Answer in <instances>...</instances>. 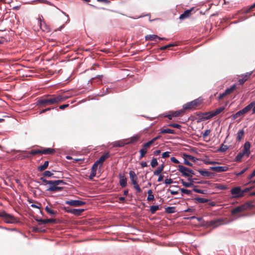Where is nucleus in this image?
Masks as SVG:
<instances>
[{"mask_svg":"<svg viewBox=\"0 0 255 255\" xmlns=\"http://www.w3.org/2000/svg\"><path fill=\"white\" fill-rule=\"evenodd\" d=\"M66 99L61 95L55 96L53 95H46L40 97L36 102V105L39 107H44L48 105L57 104Z\"/></svg>","mask_w":255,"mask_h":255,"instance_id":"f257e3e1","label":"nucleus"},{"mask_svg":"<svg viewBox=\"0 0 255 255\" xmlns=\"http://www.w3.org/2000/svg\"><path fill=\"white\" fill-rule=\"evenodd\" d=\"M178 170L182 173L183 176L185 177H192L193 175H195V173L193 170L182 165H179L178 166Z\"/></svg>","mask_w":255,"mask_h":255,"instance_id":"f03ea898","label":"nucleus"},{"mask_svg":"<svg viewBox=\"0 0 255 255\" xmlns=\"http://www.w3.org/2000/svg\"><path fill=\"white\" fill-rule=\"evenodd\" d=\"M0 217H1L4 222L7 224H13L16 222V219L13 216L5 211L0 212Z\"/></svg>","mask_w":255,"mask_h":255,"instance_id":"7ed1b4c3","label":"nucleus"},{"mask_svg":"<svg viewBox=\"0 0 255 255\" xmlns=\"http://www.w3.org/2000/svg\"><path fill=\"white\" fill-rule=\"evenodd\" d=\"M201 103V100L199 98L196 99L191 102H188L183 106L184 111L194 110L196 107L199 106Z\"/></svg>","mask_w":255,"mask_h":255,"instance_id":"20e7f679","label":"nucleus"},{"mask_svg":"<svg viewBox=\"0 0 255 255\" xmlns=\"http://www.w3.org/2000/svg\"><path fill=\"white\" fill-rule=\"evenodd\" d=\"M110 157V154L109 152H106L104 153L98 160H97L92 165V167L97 169L98 165L101 163V166L102 165V163L105 161V160L108 158Z\"/></svg>","mask_w":255,"mask_h":255,"instance_id":"39448f33","label":"nucleus"},{"mask_svg":"<svg viewBox=\"0 0 255 255\" xmlns=\"http://www.w3.org/2000/svg\"><path fill=\"white\" fill-rule=\"evenodd\" d=\"M255 108V101H252L248 105L246 106L241 111L242 112V114H245L248 112H249L252 109V114H255V111H254V108Z\"/></svg>","mask_w":255,"mask_h":255,"instance_id":"423d86ee","label":"nucleus"},{"mask_svg":"<svg viewBox=\"0 0 255 255\" xmlns=\"http://www.w3.org/2000/svg\"><path fill=\"white\" fill-rule=\"evenodd\" d=\"M231 193L234 198H240L243 196V192L240 187H236L232 189Z\"/></svg>","mask_w":255,"mask_h":255,"instance_id":"0eeeda50","label":"nucleus"},{"mask_svg":"<svg viewBox=\"0 0 255 255\" xmlns=\"http://www.w3.org/2000/svg\"><path fill=\"white\" fill-rule=\"evenodd\" d=\"M65 204L72 206L78 207L86 204V202L78 200H71L66 201Z\"/></svg>","mask_w":255,"mask_h":255,"instance_id":"6e6552de","label":"nucleus"},{"mask_svg":"<svg viewBox=\"0 0 255 255\" xmlns=\"http://www.w3.org/2000/svg\"><path fill=\"white\" fill-rule=\"evenodd\" d=\"M250 206V205L249 204H247L238 206L232 210L231 214L232 215H235L238 213H240L243 211L246 210L247 207Z\"/></svg>","mask_w":255,"mask_h":255,"instance_id":"1a4fd4ad","label":"nucleus"},{"mask_svg":"<svg viewBox=\"0 0 255 255\" xmlns=\"http://www.w3.org/2000/svg\"><path fill=\"white\" fill-rule=\"evenodd\" d=\"M54 181V180H51L52 184H49V188L47 189V191L56 192L61 191L63 189V187H59L58 185H55L53 183Z\"/></svg>","mask_w":255,"mask_h":255,"instance_id":"9d476101","label":"nucleus"},{"mask_svg":"<svg viewBox=\"0 0 255 255\" xmlns=\"http://www.w3.org/2000/svg\"><path fill=\"white\" fill-rule=\"evenodd\" d=\"M250 148H251L250 142L249 141H246L244 145L243 150L242 152L247 157H249L251 153Z\"/></svg>","mask_w":255,"mask_h":255,"instance_id":"9b49d317","label":"nucleus"},{"mask_svg":"<svg viewBox=\"0 0 255 255\" xmlns=\"http://www.w3.org/2000/svg\"><path fill=\"white\" fill-rule=\"evenodd\" d=\"M211 170H212L217 172H222L226 171L228 170L227 166H212L210 167Z\"/></svg>","mask_w":255,"mask_h":255,"instance_id":"f8f14e48","label":"nucleus"},{"mask_svg":"<svg viewBox=\"0 0 255 255\" xmlns=\"http://www.w3.org/2000/svg\"><path fill=\"white\" fill-rule=\"evenodd\" d=\"M193 10V8L192 7L190 9L185 10L184 12L180 15L179 19L180 20H184L188 18L191 15V12Z\"/></svg>","mask_w":255,"mask_h":255,"instance_id":"ddd939ff","label":"nucleus"},{"mask_svg":"<svg viewBox=\"0 0 255 255\" xmlns=\"http://www.w3.org/2000/svg\"><path fill=\"white\" fill-rule=\"evenodd\" d=\"M120 184L122 187L124 188L127 185V179L124 174H120Z\"/></svg>","mask_w":255,"mask_h":255,"instance_id":"4468645a","label":"nucleus"},{"mask_svg":"<svg viewBox=\"0 0 255 255\" xmlns=\"http://www.w3.org/2000/svg\"><path fill=\"white\" fill-rule=\"evenodd\" d=\"M84 211V209H70L67 210L68 213H71L76 216H79Z\"/></svg>","mask_w":255,"mask_h":255,"instance_id":"2eb2a0df","label":"nucleus"},{"mask_svg":"<svg viewBox=\"0 0 255 255\" xmlns=\"http://www.w3.org/2000/svg\"><path fill=\"white\" fill-rule=\"evenodd\" d=\"M253 72H247L245 74L242 76V78L239 79V83L240 85H243L248 79V78L251 75Z\"/></svg>","mask_w":255,"mask_h":255,"instance_id":"dca6fc26","label":"nucleus"},{"mask_svg":"<svg viewBox=\"0 0 255 255\" xmlns=\"http://www.w3.org/2000/svg\"><path fill=\"white\" fill-rule=\"evenodd\" d=\"M224 110V107H220L214 111H212L209 113L210 115L208 116V118H211L219 114L221 112Z\"/></svg>","mask_w":255,"mask_h":255,"instance_id":"f3484780","label":"nucleus"},{"mask_svg":"<svg viewBox=\"0 0 255 255\" xmlns=\"http://www.w3.org/2000/svg\"><path fill=\"white\" fill-rule=\"evenodd\" d=\"M128 139H125L121 140H119L117 141H115L113 142V145L114 147H123L126 144H128L127 141Z\"/></svg>","mask_w":255,"mask_h":255,"instance_id":"a211bd4d","label":"nucleus"},{"mask_svg":"<svg viewBox=\"0 0 255 255\" xmlns=\"http://www.w3.org/2000/svg\"><path fill=\"white\" fill-rule=\"evenodd\" d=\"M129 175L130 179L132 184H134V183L137 182L136 180H137V177L136 174L135 173V172L133 171L130 170L129 172Z\"/></svg>","mask_w":255,"mask_h":255,"instance_id":"6ab92c4d","label":"nucleus"},{"mask_svg":"<svg viewBox=\"0 0 255 255\" xmlns=\"http://www.w3.org/2000/svg\"><path fill=\"white\" fill-rule=\"evenodd\" d=\"M198 171L200 173V174L203 176L206 177H209L214 175V173L208 171H204L201 169H199Z\"/></svg>","mask_w":255,"mask_h":255,"instance_id":"aec40b11","label":"nucleus"},{"mask_svg":"<svg viewBox=\"0 0 255 255\" xmlns=\"http://www.w3.org/2000/svg\"><path fill=\"white\" fill-rule=\"evenodd\" d=\"M139 139V136L138 135H134L130 138L128 139L127 142L128 144L132 143L137 141Z\"/></svg>","mask_w":255,"mask_h":255,"instance_id":"412c9836","label":"nucleus"},{"mask_svg":"<svg viewBox=\"0 0 255 255\" xmlns=\"http://www.w3.org/2000/svg\"><path fill=\"white\" fill-rule=\"evenodd\" d=\"M54 152V149L51 148H46L41 150L42 154H51Z\"/></svg>","mask_w":255,"mask_h":255,"instance_id":"4be33fe9","label":"nucleus"},{"mask_svg":"<svg viewBox=\"0 0 255 255\" xmlns=\"http://www.w3.org/2000/svg\"><path fill=\"white\" fill-rule=\"evenodd\" d=\"M48 164H49L48 161H45L43 165H40L38 167V170L39 171H44L45 169H46L47 168Z\"/></svg>","mask_w":255,"mask_h":255,"instance_id":"5701e85b","label":"nucleus"},{"mask_svg":"<svg viewBox=\"0 0 255 255\" xmlns=\"http://www.w3.org/2000/svg\"><path fill=\"white\" fill-rule=\"evenodd\" d=\"M236 85H232L231 87L227 88L224 92L225 95H228L231 94L236 88Z\"/></svg>","mask_w":255,"mask_h":255,"instance_id":"b1692460","label":"nucleus"},{"mask_svg":"<svg viewBox=\"0 0 255 255\" xmlns=\"http://www.w3.org/2000/svg\"><path fill=\"white\" fill-rule=\"evenodd\" d=\"M148 197L147 198V200L148 201H151L154 200V196L153 194L152 191L151 190H149L147 191Z\"/></svg>","mask_w":255,"mask_h":255,"instance_id":"393cba45","label":"nucleus"},{"mask_svg":"<svg viewBox=\"0 0 255 255\" xmlns=\"http://www.w3.org/2000/svg\"><path fill=\"white\" fill-rule=\"evenodd\" d=\"M97 170V169H96L93 167H92L90 175L89 176V179L90 180H92L93 179V178L96 176Z\"/></svg>","mask_w":255,"mask_h":255,"instance_id":"a878e982","label":"nucleus"},{"mask_svg":"<svg viewBox=\"0 0 255 255\" xmlns=\"http://www.w3.org/2000/svg\"><path fill=\"white\" fill-rule=\"evenodd\" d=\"M97 170V169H96L93 167H92L90 175L89 176V179L90 180H92L93 179V178L96 176Z\"/></svg>","mask_w":255,"mask_h":255,"instance_id":"bb28decb","label":"nucleus"},{"mask_svg":"<svg viewBox=\"0 0 255 255\" xmlns=\"http://www.w3.org/2000/svg\"><path fill=\"white\" fill-rule=\"evenodd\" d=\"M194 200L196 202L199 203H205L209 201V200L207 199L201 197H196L195 198Z\"/></svg>","mask_w":255,"mask_h":255,"instance_id":"cd10ccee","label":"nucleus"},{"mask_svg":"<svg viewBox=\"0 0 255 255\" xmlns=\"http://www.w3.org/2000/svg\"><path fill=\"white\" fill-rule=\"evenodd\" d=\"M164 165L162 164L161 166H159L156 170L154 171L153 174L154 175H158L163 170Z\"/></svg>","mask_w":255,"mask_h":255,"instance_id":"c85d7f7f","label":"nucleus"},{"mask_svg":"<svg viewBox=\"0 0 255 255\" xmlns=\"http://www.w3.org/2000/svg\"><path fill=\"white\" fill-rule=\"evenodd\" d=\"M244 135V130L243 129L240 130L237 133V139L238 141H240Z\"/></svg>","mask_w":255,"mask_h":255,"instance_id":"c756f323","label":"nucleus"},{"mask_svg":"<svg viewBox=\"0 0 255 255\" xmlns=\"http://www.w3.org/2000/svg\"><path fill=\"white\" fill-rule=\"evenodd\" d=\"M160 132L161 133L174 134L175 131L173 129H171L170 128H165V129L161 130Z\"/></svg>","mask_w":255,"mask_h":255,"instance_id":"7c9ffc66","label":"nucleus"},{"mask_svg":"<svg viewBox=\"0 0 255 255\" xmlns=\"http://www.w3.org/2000/svg\"><path fill=\"white\" fill-rule=\"evenodd\" d=\"M45 209L46 211L51 216H55L57 214V212L56 211H55L51 209L48 206H46Z\"/></svg>","mask_w":255,"mask_h":255,"instance_id":"2f4dec72","label":"nucleus"},{"mask_svg":"<svg viewBox=\"0 0 255 255\" xmlns=\"http://www.w3.org/2000/svg\"><path fill=\"white\" fill-rule=\"evenodd\" d=\"M245 155L242 151L239 152L235 157L236 161L237 162H240L242 160V158Z\"/></svg>","mask_w":255,"mask_h":255,"instance_id":"473e14b6","label":"nucleus"},{"mask_svg":"<svg viewBox=\"0 0 255 255\" xmlns=\"http://www.w3.org/2000/svg\"><path fill=\"white\" fill-rule=\"evenodd\" d=\"M180 181L181 182L182 185L185 187H191L194 186L192 182H186L183 179H180Z\"/></svg>","mask_w":255,"mask_h":255,"instance_id":"72a5a7b5","label":"nucleus"},{"mask_svg":"<svg viewBox=\"0 0 255 255\" xmlns=\"http://www.w3.org/2000/svg\"><path fill=\"white\" fill-rule=\"evenodd\" d=\"M158 37V36L154 34H150L147 35L145 36V40H154L155 39L157 38Z\"/></svg>","mask_w":255,"mask_h":255,"instance_id":"f704fd0d","label":"nucleus"},{"mask_svg":"<svg viewBox=\"0 0 255 255\" xmlns=\"http://www.w3.org/2000/svg\"><path fill=\"white\" fill-rule=\"evenodd\" d=\"M184 111H185L183 108L182 110L175 111V112H172V113L173 114V116H174V117H178V116L183 115Z\"/></svg>","mask_w":255,"mask_h":255,"instance_id":"c9c22d12","label":"nucleus"},{"mask_svg":"<svg viewBox=\"0 0 255 255\" xmlns=\"http://www.w3.org/2000/svg\"><path fill=\"white\" fill-rule=\"evenodd\" d=\"M229 148V146L227 145L222 144L218 150L221 152H225Z\"/></svg>","mask_w":255,"mask_h":255,"instance_id":"e433bc0d","label":"nucleus"},{"mask_svg":"<svg viewBox=\"0 0 255 255\" xmlns=\"http://www.w3.org/2000/svg\"><path fill=\"white\" fill-rule=\"evenodd\" d=\"M174 207H167L165 208V211L168 214H171L174 212Z\"/></svg>","mask_w":255,"mask_h":255,"instance_id":"4c0bfd02","label":"nucleus"},{"mask_svg":"<svg viewBox=\"0 0 255 255\" xmlns=\"http://www.w3.org/2000/svg\"><path fill=\"white\" fill-rule=\"evenodd\" d=\"M158 209L159 206L158 205H152L150 208V211L152 214H154Z\"/></svg>","mask_w":255,"mask_h":255,"instance_id":"58836bf2","label":"nucleus"},{"mask_svg":"<svg viewBox=\"0 0 255 255\" xmlns=\"http://www.w3.org/2000/svg\"><path fill=\"white\" fill-rule=\"evenodd\" d=\"M150 165L152 168L155 167L158 165V162L157 159L155 157H153L150 162Z\"/></svg>","mask_w":255,"mask_h":255,"instance_id":"ea45409f","label":"nucleus"},{"mask_svg":"<svg viewBox=\"0 0 255 255\" xmlns=\"http://www.w3.org/2000/svg\"><path fill=\"white\" fill-rule=\"evenodd\" d=\"M180 190L182 193L185 194L189 196L192 194L191 190H187V189H184V188H180Z\"/></svg>","mask_w":255,"mask_h":255,"instance_id":"a19ab883","label":"nucleus"},{"mask_svg":"<svg viewBox=\"0 0 255 255\" xmlns=\"http://www.w3.org/2000/svg\"><path fill=\"white\" fill-rule=\"evenodd\" d=\"M139 152L140 154L139 159H141L142 157L144 156L145 154L146 153L147 150L146 149L143 148L139 150Z\"/></svg>","mask_w":255,"mask_h":255,"instance_id":"79ce46f5","label":"nucleus"},{"mask_svg":"<svg viewBox=\"0 0 255 255\" xmlns=\"http://www.w3.org/2000/svg\"><path fill=\"white\" fill-rule=\"evenodd\" d=\"M56 223V220L54 219H44V221H43V224H48V223Z\"/></svg>","mask_w":255,"mask_h":255,"instance_id":"37998d69","label":"nucleus"},{"mask_svg":"<svg viewBox=\"0 0 255 255\" xmlns=\"http://www.w3.org/2000/svg\"><path fill=\"white\" fill-rule=\"evenodd\" d=\"M176 45L175 44L170 43V44H168L167 45L161 47H160L159 49L160 50H165V49H167L168 48H169V47H173V46H176Z\"/></svg>","mask_w":255,"mask_h":255,"instance_id":"c03bdc74","label":"nucleus"},{"mask_svg":"<svg viewBox=\"0 0 255 255\" xmlns=\"http://www.w3.org/2000/svg\"><path fill=\"white\" fill-rule=\"evenodd\" d=\"M30 154L31 155H35L37 154H42L41 150L39 149H34V150H31L30 151Z\"/></svg>","mask_w":255,"mask_h":255,"instance_id":"a18cd8bd","label":"nucleus"},{"mask_svg":"<svg viewBox=\"0 0 255 255\" xmlns=\"http://www.w3.org/2000/svg\"><path fill=\"white\" fill-rule=\"evenodd\" d=\"M183 156H184V157H187L189 160H192L193 161H195L196 159V158L195 157H194V156H192L191 155L184 154H183Z\"/></svg>","mask_w":255,"mask_h":255,"instance_id":"49530a36","label":"nucleus"},{"mask_svg":"<svg viewBox=\"0 0 255 255\" xmlns=\"http://www.w3.org/2000/svg\"><path fill=\"white\" fill-rule=\"evenodd\" d=\"M55 181L53 182L54 184H55V185H59L60 184L62 185H65L66 183L62 180H54Z\"/></svg>","mask_w":255,"mask_h":255,"instance_id":"de8ad7c7","label":"nucleus"},{"mask_svg":"<svg viewBox=\"0 0 255 255\" xmlns=\"http://www.w3.org/2000/svg\"><path fill=\"white\" fill-rule=\"evenodd\" d=\"M153 142L151 140H149V141H148L147 142L144 143L143 144L142 146H143V148L146 149V148H148L149 147H150V146L153 144Z\"/></svg>","mask_w":255,"mask_h":255,"instance_id":"09e8293b","label":"nucleus"},{"mask_svg":"<svg viewBox=\"0 0 255 255\" xmlns=\"http://www.w3.org/2000/svg\"><path fill=\"white\" fill-rule=\"evenodd\" d=\"M133 185L134 188L135 189V190L137 191V192H138V193L141 192L142 190L137 182L134 183Z\"/></svg>","mask_w":255,"mask_h":255,"instance_id":"8fccbe9b","label":"nucleus"},{"mask_svg":"<svg viewBox=\"0 0 255 255\" xmlns=\"http://www.w3.org/2000/svg\"><path fill=\"white\" fill-rule=\"evenodd\" d=\"M40 180L42 181L46 184H51V180H47L44 177H40Z\"/></svg>","mask_w":255,"mask_h":255,"instance_id":"3c124183","label":"nucleus"},{"mask_svg":"<svg viewBox=\"0 0 255 255\" xmlns=\"http://www.w3.org/2000/svg\"><path fill=\"white\" fill-rule=\"evenodd\" d=\"M53 173L50 171L46 170L44 172L43 175L47 177H51L53 175Z\"/></svg>","mask_w":255,"mask_h":255,"instance_id":"603ef678","label":"nucleus"},{"mask_svg":"<svg viewBox=\"0 0 255 255\" xmlns=\"http://www.w3.org/2000/svg\"><path fill=\"white\" fill-rule=\"evenodd\" d=\"M168 126L177 128H180L181 127L180 125L175 123L170 124Z\"/></svg>","mask_w":255,"mask_h":255,"instance_id":"864d4df0","label":"nucleus"},{"mask_svg":"<svg viewBox=\"0 0 255 255\" xmlns=\"http://www.w3.org/2000/svg\"><path fill=\"white\" fill-rule=\"evenodd\" d=\"M193 190L198 193H201V194H204L205 193V190L199 189L197 188H193Z\"/></svg>","mask_w":255,"mask_h":255,"instance_id":"5fc2aeb1","label":"nucleus"},{"mask_svg":"<svg viewBox=\"0 0 255 255\" xmlns=\"http://www.w3.org/2000/svg\"><path fill=\"white\" fill-rule=\"evenodd\" d=\"M243 114H242V112L241 110L237 112L234 115V119H236L239 116L243 115Z\"/></svg>","mask_w":255,"mask_h":255,"instance_id":"6e6d98bb","label":"nucleus"},{"mask_svg":"<svg viewBox=\"0 0 255 255\" xmlns=\"http://www.w3.org/2000/svg\"><path fill=\"white\" fill-rule=\"evenodd\" d=\"M164 117H167L169 120H171L173 117H174V116H173V114L172 112H170L169 113V114H168V115H165L164 116Z\"/></svg>","mask_w":255,"mask_h":255,"instance_id":"4d7b16f0","label":"nucleus"},{"mask_svg":"<svg viewBox=\"0 0 255 255\" xmlns=\"http://www.w3.org/2000/svg\"><path fill=\"white\" fill-rule=\"evenodd\" d=\"M211 132V130L210 129H206L205 132L203 133V136L205 137L208 136Z\"/></svg>","mask_w":255,"mask_h":255,"instance_id":"13d9d810","label":"nucleus"},{"mask_svg":"<svg viewBox=\"0 0 255 255\" xmlns=\"http://www.w3.org/2000/svg\"><path fill=\"white\" fill-rule=\"evenodd\" d=\"M247 169H248V168H246L244 169L243 170H242L241 172H238V173H236L235 174L236 176H239L243 174V173H244L247 171Z\"/></svg>","mask_w":255,"mask_h":255,"instance_id":"bf43d9fd","label":"nucleus"},{"mask_svg":"<svg viewBox=\"0 0 255 255\" xmlns=\"http://www.w3.org/2000/svg\"><path fill=\"white\" fill-rule=\"evenodd\" d=\"M169 154H170V152L166 151V152H163L162 154V158L168 157L169 156Z\"/></svg>","mask_w":255,"mask_h":255,"instance_id":"052dcab7","label":"nucleus"},{"mask_svg":"<svg viewBox=\"0 0 255 255\" xmlns=\"http://www.w3.org/2000/svg\"><path fill=\"white\" fill-rule=\"evenodd\" d=\"M164 183L166 184H170L171 183H173V180L171 178H169V179H166L165 180H164Z\"/></svg>","mask_w":255,"mask_h":255,"instance_id":"680f3d73","label":"nucleus"},{"mask_svg":"<svg viewBox=\"0 0 255 255\" xmlns=\"http://www.w3.org/2000/svg\"><path fill=\"white\" fill-rule=\"evenodd\" d=\"M184 163L187 165L189 166H192L193 165L192 163L189 162L188 160L184 158Z\"/></svg>","mask_w":255,"mask_h":255,"instance_id":"e2e57ef3","label":"nucleus"},{"mask_svg":"<svg viewBox=\"0 0 255 255\" xmlns=\"http://www.w3.org/2000/svg\"><path fill=\"white\" fill-rule=\"evenodd\" d=\"M217 188L221 190H225L227 188L226 186L221 184H219V185H218Z\"/></svg>","mask_w":255,"mask_h":255,"instance_id":"0e129e2a","label":"nucleus"},{"mask_svg":"<svg viewBox=\"0 0 255 255\" xmlns=\"http://www.w3.org/2000/svg\"><path fill=\"white\" fill-rule=\"evenodd\" d=\"M167 191L169 192L173 195H176V194H178V191H173V190H171L170 189H168Z\"/></svg>","mask_w":255,"mask_h":255,"instance_id":"69168bd1","label":"nucleus"},{"mask_svg":"<svg viewBox=\"0 0 255 255\" xmlns=\"http://www.w3.org/2000/svg\"><path fill=\"white\" fill-rule=\"evenodd\" d=\"M171 161L175 163H179V161L175 157H172L170 159Z\"/></svg>","mask_w":255,"mask_h":255,"instance_id":"338daca9","label":"nucleus"},{"mask_svg":"<svg viewBox=\"0 0 255 255\" xmlns=\"http://www.w3.org/2000/svg\"><path fill=\"white\" fill-rule=\"evenodd\" d=\"M254 176H255V169L253 171V172L252 173V174L249 176V177H248V179L249 180H250L252 178H253Z\"/></svg>","mask_w":255,"mask_h":255,"instance_id":"774afa93","label":"nucleus"}]
</instances>
